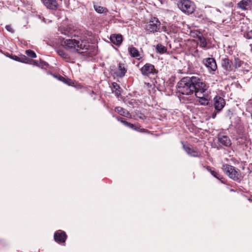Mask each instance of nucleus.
Here are the masks:
<instances>
[{"label": "nucleus", "instance_id": "14", "mask_svg": "<svg viewBox=\"0 0 252 252\" xmlns=\"http://www.w3.org/2000/svg\"><path fill=\"white\" fill-rule=\"evenodd\" d=\"M183 148L186 152L190 156L198 157L200 154L196 148H191L189 146L183 145Z\"/></svg>", "mask_w": 252, "mask_h": 252}, {"label": "nucleus", "instance_id": "7", "mask_svg": "<svg viewBox=\"0 0 252 252\" xmlns=\"http://www.w3.org/2000/svg\"><path fill=\"white\" fill-rule=\"evenodd\" d=\"M160 22L156 17H153L146 26V30L149 32H160Z\"/></svg>", "mask_w": 252, "mask_h": 252}, {"label": "nucleus", "instance_id": "40", "mask_svg": "<svg viewBox=\"0 0 252 252\" xmlns=\"http://www.w3.org/2000/svg\"><path fill=\"white\" fill-rule=\"evenodd\" d=\"M250 46L251 47V50L252 51V44H250Z\"/></svg>", "mask_w": 252, "mask_h": 252}, {"label": "nucleus", "instance_id": "30", "mask_svg": "<svg viewBox=\"0 0 252 252\" xmlns=\"http://www.w3.org/2000/svg\"><path fill=\"white\" fill-rule=\"evenodd\" d=\"M27 55L32 58H35L36 57V55L34 51L31 50H27L26 51Z\"/></svg>", "mask_w": 252, "mask_h": 252}, {"label": "nucleus", "instance_id": "21", "mask_svg": "<svg viewBox=\"0 0 252 252\" xmlns=\"http://www.w3.org/2000/svg\"><path fill=\"white\" fill-rule=\"evenodd\" d=\"M112 92H114L117 96H119L121 94V92L120 91V87L119 85L116 82H113L112 84Z\"/></svg>", "mask_w": 252, "mask_h": 252}, {"label": "nucleus", "instance_id": "12", "mask_svg": "<svg viewBox=\"0 0 252 252\" xmlns=\"http://www.w3.org/2000/svg\"><path fill=\"white\" fill-rule=\"evenodd\" d=\"M54 240L58 243H64L67 236L64 231L58 230L54 234Z\"/></svg>", "mask_w": 252, "mask_h": 252}, {"label": "nucleus", "instance_id": "3", "mask_svg": "<svg viewBox=\"0 0 252 252\" xmlns=\"http://www.w3.org/2000/svg\"><path fill=\"white\" fill-rule=\"evenodd\" d=\"M222 169L224 173L231 179L235 181H240L243 176L239 169H236L235 167L225 164L222 165Z\"/></svg>", "mask_w": 252, "mask_h": 252}, {"label": "nucleus", "instance_id": "27", "mask_svg": "<svg viewBox=\"0 0 252 252\" xmlns=\"http://www.w3.org/2000/svg\"><path fill=\"white\" fill-rule=\"evenodd\" d=\"M198 38L199 42V46L202 48H206L207 43L205 38L202 36H199Z\"/></svg>", "mask_w": 252, "mask_h": 252}, {"label": "nucleus", "instance_id": "37", "mask_svg": "<svg viewBox=\"0 0 252 252\" xmlns=\"http://www.w3.org/2000/svg\"><path fill=\"white\" fill-rule=\"evenodd\" d=\"M139 118L141 119H145V116L144 115H142L141 116H140Z\"/></svg>", "mask_w": 252, "mask_h": 252}, {"label": "nucleus", "instance_id": "39", "mask_svg": "<svg viewBox=\"0 0 252 252\" xmlns=\"http://www.w3.org/2000/svg\"><path fill=\"white\" fill-rule=\"evenodd\" d=\"M69 0H68L67 3H66V7L68 8L69 6V3H68Z\"/></svg>", "mask_w": 252, "mask_h": 252}, {"label": "nucleus", "instance_id": "31", "mask_svg": "<svg viewBox=\"0 0 252 252\" xmlns=\"http://www.w3.org/2000/svg\"><path fill=\"white\" fill-rule=\"evenodd\" d=\"M29 59L25 56H22L21 57H19V62L26 63H27Z\"/></svg>", "mask_w": 252, "mask_h": 252}, {"label": "nucleus", "instance_id": "35", "mask_svg": "<svg viewBox=\"0 0 252 252\" xmlns=\"http://www.w3.org/2000/svg\"><path fill=\"white\" fill-rule=\"evenodd\" d=\"M116 119L118 121L121 122L122 123V122H126V121L124 120V119L122 118L117 117Z\"/></svg>", "mask_w": 252, "mask_h": 252}, {"label": "nucleus", "instance_id": "29", "mask_svg": "<svg viewBox=\"0 0 252 252\" xmlns=\"http://www.w3.org/2000/svg\"><path fill=\"white\" fill-rule=\"evenodd\" d=\"M57 52L58 55L63 59L69 58V56L63 50H59Z\"/></svg>", "mask_w": 252, "mask_h": 252}, {"label": "nucleus", "instance_id": "1", "mask_svg": "<svg viewBox=\"0 0 252 252\" xmlns=\"http://www.w3.org/2000/svg\"><path fill=\"white\" fill-rule=\"evenodd\" d=\"M63 45L66 50L79 53L85 52L90 47L89 42L85 38L67 39L63 42Z\"/></svg>", "mask_w": 252, "mask_h": 252}, {"label": "nucleus", "instance_id": "17", "mask_svg": "<svg viewBox=\"0 0 252 252\" xmlns=\"http://www.w3.org/2000/svg\"><path fill=\"white\" fill-rule=\"evenodd\" d=\"M128 52L130 56L133 58H136V59L139 60L141 58L140 55L138 50L134 47H130L128 48Z\"/></svg>", "mask_w": 252, "mask_h": 252}, {"label": "nucleus", "instance_id": "19", "mask_svg": "<svg viewBox=\"0 0 252 252\" xmlns=\"http://www.w3.org/2000/svg\"><path fill=\"white\" fill-rule=\"evenodd\" d=\"M207 171H208L212 176L219 180H221L223 179L222 176L220 175L217 171L215 170L214 169L210 166H207L206 167Z\"/></svg>", "mask_w": 252, "mask_h": 252}, {"label": "nucleus", "instance_id": "32", "mask_svg": "<svg viewBox=\"0 0 252 252\" xmlns=\"http://www.w3.org/2000/svg\"><path fill=\"white\" fill-rule=\"evenodd\" d=\"M5 29L8 32H9L12 33L14 32V30H13V29L12 28V27L11 25H6L5 26Z\"/></svg>", "mask_w": 252, "mask_h": 252}, {"label": "nucleus", "instance_id": "20", "mask_svg": "<svg viewBox=\"0 0 252 252\" xmlns=\"http://www.w3.org/2000/svg\"><path fill=\"white\" fill-rule=\"evenodd\" d=\"M115 111L120 115L124 117H127L129 114L126 110L120 106L116 107L115 108Z\"/></svg>", "mask_w": 252, "mask_h": 252}, {"label": "nucleus", "instance_id": "15", "mask_svg": "<svg viewBox=\"0 0 252 252\" xmlns=\"http://www.w3.org/2000/svg\"><path fill=\"white\" fill-rule=\"evenodd\" d=\"M44 5L48 8L56 10L58 7L56 0H42Z\"/></svg>", "mask_w": 252, "mask_h": 252}, {"label": "nucleus", "instance_id": "18", "mask_svg": "<svg viewBox=\"0 0 252 252\" xmlns=\"http://www.w3.org/2000/svg\"><path fill=\"white\" fill-rule=\"evenodd\" d=\"M126 72V69L125 64L123 63H119L118 66V70L116 73L117 75L119 77H123Z\"/></svg>", "mask_w": 252, "mask_h": 252}, {"label": "nucleus", "instance_id": "38", "mask_svg": "<svg viewBox=\"0 0 252 252\" xmlns=\"http://www.w3.org/2000/svg\"><path fill=\"white\" fill-rule=\"evenodd\" d=\"M162 31H163L164 32H165L166 30V28L165 26H163L162 27Z\"/></svg>", "mask_w": 252, "mask_h": 252}, {"label": "nucleus", "instance_id": "9", "mask_svg": "<svg viewBox=\"0 0 252 252\" xmlns=\"http://www.w3.org/2000/svg\"><path fill=\"white\" fill-rule=\"evenodd\" d=\"M202 63L207 68L208 71L214 72L217 69L215 60L213 58H207L202 60Z\"/></svg>", "mask_w": 252, "mask_h": 252}, {"label": "nucleus", "instance_id": "24", "mask_svg": "<svg viewBox=\"0 0 252 252\" xmlns=\"http://www.w3.org/2000/svg\"><path fill=\"white\" fill-rule=\"evenodd\" d=\"M208 11L212 14V16L214 17L219 16L220 13V11L219 9L214 7L209 8Z\"/></svg>", "mask_w": 252, "mask_h": 252}, {"label": "nucleus", "instance_id": "25", "mask_svg": "<svg viewBox=\"0 0 252 252\" xmlns=\"http://www.w3.org/2000/svg\"><path fill=\"white\" fill-rule=\"evenodd\" d=\"M94 8L95 10L98 13H103L107 12V9L101 6L94 5Z\"/></svg>", "mask_w": 252, "mask_h": 252}, {"label": "nucleus", "instance_id": "33", "mask_svg": "<svg viewBox=\"0 0 252 252\" xmlns=\"http://www.w3.org/2000/svg\"><path fill=\"white\" fill-rule=\"evenodd\" d=\"M58 80L61 81H63L64 83H66L65 82V80H66V79L65 78H64L63 77L61 76V75H59V76H55Z\"/></svg>", "mask_w": 252, "mask_h": 252}, {"label": "nucleus", "instance_id": "36", "mask_svg": "<svg viewBox=\"0 0 252 252\" xmlns=\"http://www.w3.org/2000/svg\"><path fill=\"white\" fill-rule=\"evenodd\" d=\"M216 115H217V113L216 112H214L212 114V118L214 119L216 118Z\"/></svg>", "mask_w": 252, "mask_h": 252}, {"label": "nucleus", "instance_id": "28", "mask_svg": "<svg viewBox=\"0 0 252 252\" xmlns=\"http://www.w3.org/2000/svg\"><path fill=\"white\" fill-rule=\"evenodd\" d=\"M244 62L240 60L239 58H235L234 60V69L235 68H238L239 67H240L242 64H243Z\"/></svg>", "mask_w": 252, "mask_h": 252}, {"label": "nucleus", "instance_id": "23", "mask_svg": "<svg viewBox=\"0 0 252 252\" xmlns=\"http://www.w3.org/2000/svg\"><path fill=\"white\" fill-rule=\"evenodd\" d=\"M204 96L205 94H203L201 95H200L201 97H198L199 98V102L202 105H207L209 104V100L207 98H205Z\"/></svg>", "mask_w": 252, "mask_h": 252}, {"label": "nucleus", "instance_id": "11", "mask_svg": "<svg viewBox=\"0 0 252 252\" xmlns=\"http://www.w3.org/2000/svg\"><path fill=\"white\" fill-rule=\"evenodd\" d=\"M225 104V100L222 97L216 96L214 98L213 105L217 112H220L224 107Z\"/></svg>", "mask_w": 252, "mask_h": 252}, {"label": "nucleus", "instance_id": "22", "mask_svg": "<svg viewBox=\"0 0 252 252\" xmlns=\"http://www.w3.org/2000/svg\"><path fill=\"white\" fill-rule=\"evenodd\" d=\"M156 50L160 54H164L167 51L166 47L161 44H158L157 45Z\"/></svg>", "mask_w": 252, "mask_h": 252}, {"label": "nucleus", "instance_id": "26", "mask_svg": "<svg viewBox=\"0 0 252 252\" xmlns=\"http://www.w3.org/2000/svg\"><path fill=\"white\" fill-rule=\"evenodd\" d=\"M122 124H124L125 126L128 127L129 128L135 130H139V127L138 126H136L133 124H131L130 123H128V122H122Z\"/></svg>", "mask_w": 252, "mask_h": 252}, {"label": "nucleus", "instance_id": "4", "mask_svg": "<svg viewBox=\"0 0 252 252\" xmlns=\"http://www.w3.org/2000/svg\"><path fill=\"white\" fill-rule=\"evenodd\" d=\"M193 85L194 86V92L195 96L197 97H200V95L205 94L207 90V87L198 76H192Z\"/></svg>", "mask_w": 252, "mask_h": 252}, {"label": "nucleus", "instance_id": "8", "mask_svg": "<svg viewBox=\"0 0 252 252\" xmlns=\"http://www.w3.org/2000/svg\"><path fill=\"white\" fill-rule=\"evenodd\" d=\"M221 65L225 75H228L234 71L233 62L228 58H222L221 60Z\"/></svg>", "mask_w": 252, "mask_h": 252}, {"label": "nucleus", "instance_id": "5", "mask_svg": "<svg viewBox=\"0 0 252 252\" xmlns=\"http://www.w3.org/2000/svg\"><path fill=\"white\" fill-rule=\"evenodd\" d=\"M218 145L215 147L218 149H220L222 146L229 147L232 143L228 135L223 132L218 133L217 137Z\"/></svg>", "mask_w": 252, "mask_h": 252}, {"label": "nucleus", "instance_id": "2", "mask_svg": "<svg viewBox=\"0 0 252 252\" xmlns=\"http://www.w3.org/2000/svg\"><path fill=\"white\" fill-rule=\"evenodd\" d=\"M177 92L180 95H190L194 94L192 76L183 78L177 85Z\"/></svg>", "mask_w": 252, "mask_h": 252}, {"label": "nucleus", "instance_id": "10", "mask_svg": "<svg viewBox=\"0 0 252 252\" xmlns=\"http://www.w3.org/2000/svg\"><path fill=\"white\" fill-rule=\"evenodd\" d=\"M140 70L142 74L145 76H148L151 74H156L158 72L157 70L155 69L154 65L149 63H146L142 67H141Z\"/></svg>", "mask_w": 252, "mask_h": 252}, {"label": "nucleus", "instance_id": "13", "mask_svg": "<svg viewBox=\"0 0 252 252\" xmlns=\"http://www.w3.org/2000/svg\"><path fill=\"white\" fill-rule=\"evenodd\" d=\"M252 0H242L237 4V7L244 11L251 10Z\"/></svg>", "mask_w": 252, "mask_h": 252}, {"label": "nucleus", "instance_id": "16", "mask_svg": "<svg viewBox=\"0 0 252 252\" xmlns=\"http://www.w3.org/2000/svg\"><path fill=\"white\" fill-rule=\"evenodd\" d=\"M110 39L112 43L116 45L121 44L123 41V37L121 34H112L110 37Z\"/></svg>", "mask_w": 252, "mask_h": 252}, {"label": "nucleus", "instance_id": "6", "mask_svg": "<svg viewBox=\"0 0 252 252\" xmlns=\"http://www.w3.org/2000/svg\"><path fill=\"white\" fill-rule=\"evenodd\" d=\"M179 8L184 13L188 14H192L195 10L194 3L189 0H182L178 4Z\"/></svg>", "mask_w": 252, "mask_h": 252}, {"label": "nucleus", "instance_id": "34", "mask_svg": "<svg viewBox=\"0 0 252 252\" xmlns=\"http://www.w3.org/2000/svg\"><path fill=\"white\" fill-rule=\"evenodd\" d=\"M12 59H13L14 60H15L16 61H19V57L16 56H14L12 57Z\"/></svg>", "mask_w": 252, "mask_h": 252}]
</instances>
